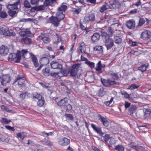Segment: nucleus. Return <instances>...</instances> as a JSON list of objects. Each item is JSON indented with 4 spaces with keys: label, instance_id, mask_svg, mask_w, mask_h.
Listing matches in <instances>:
<instances>
[{
    "label": "nucleus",
    "instance_id": "f257e3e1",
    "mask_svg": "<svg viewBox=\"0 0 151 151\" xmlns=\"http://www.w3.org/2000/svg\"><path fill=\"white\" fill-rule=\"evenodd\" d=\"M69 71L71 77H74L76 75L80 76L82 71V68L80 64H76L72 65Z\"/></svg>",
    "mask_w": 151,
    "mask_h": 151
},
{
    "label": "nucleus",
    "instance_id": "f03ea898",
    "mask_svg": "<svg viewBox=\"0 0 151 151\" xmlns=\"http://www.w3.org/2000/svg\"><path fill=\"white\" fill-rule=\"evenodd\" d=\"M0 33L3 35L8 36H14L15 33L12 30L9 29L5 26L0 27Z\"/></svg>",
    "mask_w": 151,
    "mask_h": 151
},
{
    "label": "nucleus",
    "instance_id": "7ed1b4c3",
    "mask_svg": "<svg viewBox=\"0 0 151 151\" xmlns=\"http://www.w3.org/2000/svg\"><path fill=\"white\" fill-rule=\"evenodd\" d=\"M28 52V51L27 49H22L21 51L17 50V53L16 54H15L16 56L15 57H13V59H14V58H16V60L17 59V61H13L15 63H17L19 62L22 56L24 58H25V55H27Z\"/></svg>",
    "mask_w": 151,
    "mask_h": 151
},
{
    "label": "nucleus",
    "instance_id": "20e7f679",
    "mask_svg": "<svg viewBox=\"0 0 151 151\" xmlns=\"http://www.w3.org/2000/svg\"><path fill=\"white\" fill-rule=\"evenodd\" d=\"M11 80V77L9 74H2L0 76V82L1 84L3 86L10 82Z\"/></svg>",
    "mask_w": 151,
    "mask_h": 151
},
{
    "label": "nucleus",
    "instance_id": "39448f33",
    "mask_svg": "<svg viewBox=\"0 0 151 151\" xmlns=\"http://www.w3.org/2000/svg\"><path fill=\"white\" fill-rule=\"evenodd\" d=\"M95 19V15L93 13L89 14L86 16L83 20V22L85 24H87L93 22Z\"/></svg>",
    "mask_w": 151,
    "mask_h": 151
},
{
    "label": "nucleus",
    "instance_id": "423d86ee",
    "mask_svg": "<svg viewBox=\"0 0 151 151\" xmlns=\"http://www.w3.org/2000/svg\"><path fill=\"white\" fill-rule=\"evenodd\" d=\"M101 82L104 86L106 87H110L111 85H115L117 83L114 81H111L110 79L105 80L101 78Z\"/></svg>",
    "mask_w": 151,
    "mask_h": 151
},
{
    "label": "nucleus",
    "instance_id": "0eeeda50",
    "mask_svg": "<svg viewBox=\"0 0 151 151\" xmlns=\"http://www.w3.org/2000/svg\"><path fill=\"white\" fill-rule=\"evenodd\" d=\"M151 37V32L149 30H145L142 32L141 35V38L143 40H147Z\"/></svg>",
    "mask_w": 151,
    "mask_h": 151
},
{
    "label": "nucleus",
    "instance_id": "6e6552de",
    "mask_svg": "<svg viewBox=\"0 0 151 151\" xmlns=\"http://www.w3.org/2000/svg\"><path fill=\"white\" fill-rule=\"evenodd\" d=\"M133 149L137 151H146L145 147L141 146V144L138 141H137L133 145Z\"/></svg>",
    "mask_w": 151,
    "mask_h": 151
},
{
    "label": "nucleus",
    "instance_id": "1a4fd4ad",
    "mask_svg": "<svg viewBox=\"0 0 151 151\" xmlns=\"http://www.w3.org/2000/svg\"><path fill=\"white\" fill-rule=\"evenodd\" d=\"M19 34L24 37H31L32 34L29 29H22L19 32Z\"/></svg>",
    "mask_w": 151,
    "mask_h": 151
},
{
    "label": "nucleus",
    "instance_id": "9d476101",
    "mask_svg": "<svg viewBox=\"0 0 151 151\" xmlns=\"http://www.w3.org/2000/svg\"><path fill=\"white\" fill-rule=\"evenodd\" d=\"M50 65L52 68L60 70L62 68V65L59 62L53 61L50 63Z\"/></svg>",
    "mask_w": 151,
    "mask_h": 151
},
{
    "label": "nucleus",
    "instance_id": "9b49d317",
    "mask_svg": "<svg viewBox=\"0 0 151 151\" xmlns=\"http://www.w3.org/2000/svg\"><path fill=\"white\" fill-rule=\"evenodd\" d=\"M105 43V45L107 50L110 49L114 45L113 40L110 38H106L104 40Z\"/></svg>",
    "mask_w": 151,
    "mask_h": 151
},
{
    "label": "nucleus",
    "instance_id": "f8f14e48",
    "mask_svg": "<svg viewBox=\"0 0 151 151\" xmlns=\"http://www.w3.org/2000/svg\"><path fill=\"white\" fill-rule=\"evenodd\" d=\"M20 4V1L18 0L13 4H9L6 5V8L9 10H17L18 6Z\"/></svg>",
    "mask_w": 151,
    "mask_h": 151
},
{
    "label": "nucleus",
    "instance_id": "ddd939ff",
    "mask_svg": "<svg viewBox=\"0 0 151 151\" xmlns=\"http://www.w3.org/2000/svg\"><path fill=\"white\" fill-rule=\"evenodd\" d=\"M50 21L54 25V27H58L60 24V21L57 18L53 16H52L49 18Z\"/></svg>",
    "mask_w": 151,
    "mask_h": 151
},
{
    "label": "nucleus",
    "instance_id": "4468645a",
    "mask_svg": "<svg viewBox=\"0 0 151 151\" xmlns=\"http://www.w3.org/2000/svg\"><path fill=\"white\" fill-rule=\"evenodd\" d=\"M58 142L60 145L64 146H67L70 144V140L64 137L59 139Z\"/></svg>",
    "mask_w": 151,
    "mask_h": 151
},
{
    "label": "nucleus",
    "instance_id": "2eb2a0df",
    "mask_svg": "<svg viewBox=\"0 0 151 151\" xmlns=\"http://www.w3.org/2000/svg\"><path fill=\"white\" fill-rule=\"evenodd\" d=\"M105 67V65L101 64V61L100 60L97 64L95 69L99 73H101L103 72L102 68H104Z\"/></svg>",
    "mask_w": 151,
    "mask_h": 151
},
{
    "label": "nucleus",
    "instance_id": "dca6fc26",
    "mask_svg": "<svg viewBox=\"0 0 151 151\" xmlns=\"http://www.w3.org/2000/svg\"><path fill=\"white\" fill-rule=\"evenodd\" d=\"M99 120L101 121L103 125L105 127H108L109 124L107 120L101 114L98 115Z\"/></svg>",
    "mask_w": 151,
    "mask_h": 151
},
{
    "label": "nucleus",
    "instance_id": "f3484780",
    "mask_svg": "<svg viewBox=\"0 0 151 151\" xmlns=\"http://www.w3.org/2000/svg\"><path fill=\"white\" fill-rule=\"evenodd\" d=\"M101 35L99 33L96 32L91 37V40L93 42H96L100 39Z\"/></svg>",
    "mask_w": 151,
    "mask_h": 151
},
{
    "label": "nucleus",
    "instance_id": "a211bd4d",
    "mask_svg": "<svg viewBox=\"0 0 151 151\" xmlns=\"http://www.w3.org/2000/svg\"><path fill=\"white\" fill-rule=\"evenodd\" d=\"M91 125L94 130L99 135L102 136L104 134V133L102 132L101 128L99 127H96V125L93 124H91Z\"/></svg>",
    "mask_w": 151,
    "mask_h": 151
},
{
    "label": "nucleus",
    "instance_id": "6ab92c4d",
    "mask_svg": "<svg viewBox=\"0 0 151 151\" xmlns=\"http://www.w3.org/2000/svg\"><path fill=\"white\" fill-rule=\"evenodd\" d=\"M19 79L18 82V84L20 87H23L25 86V82H26L25 78L19 75Z\"/></svg>",
    "mask_w": 151,
    "mask_h": 151
},
{
    "label": "nucleus",
    "instance_id": "aec40b11",
    "mask_svg": "<svg viewBox=\"0 0 151 151\" xmlns=\"http://www.w3.org/2000/svg\"><path fill=\"white\" fill-rule=\"evenodd\" d=\"M40 38L45 43H47L49 42L50 38L48 35L46 34L41 35L40 36Z\"/></svg>",
    "mask_w": 151,
    "mask_h": 151
},
{
    "label": "nucleus",
    "instance_id": "412c9836",
    "mask_svg": "<svg viewBox=\"0 0 151 151\" xmlns=\"http://www.w3.org/2000/svg\"><path fill=\"white\" fill-rule=\"evenodd\" d=\"M9 52V49L5 46L2 45L0 47V54L2 55H5L7 54Z\"/></svg>",
    "mask_w": 151,
    "mask_h": 151
},
{
    "label": "nucleus",
    "instance_id": "4be33fe9",
    "mask_svg": "<svg viewBox=\"0 0 151 151\" xmlns=\"http://www.w3.org/2000/svg\"><path fill=\"white\" fill-rule=\"evenodd\" d=\"M29 54L35 66V67H38L39 66V63L37 58L32 53L30 52Z\"/></svg>",
    "mask_w": 151,
    "mask_h": 151
},
{
    "label": "nucleus",
    "instance_id": "5701e85b",
    "mask_svg": "<svg viewBox=\"0 0 151 151\" xmlns=\"http://www.w3.org/2000/svg\"><path fill=\"white\" fill-rule=\"evenodd\" d=\"M28 37H24L21 39V42L27 45H30L32 42V40Z\"/></svg>",
    "mask_w": 151,
    "mask_h": 151
},
{
    "label": "nucleus",
    "instance_id": "b1692460",
    "mask_svg": "<svg viewBox=\"0 0 151 151\" xmlns=\"http://www.w3.org/2000/svg\"><path fill=\"white\" fill-rule=\"evenodd\" d=\"M78 49L82 53H86V47L83 42H82L80 43Z\"/></svg>",
    "mask_w": 151,
    "mask_h": 151
},
{
    "label": "nucleus",
    "instance_id": "393cba45",
    "mask_svg": "<svg viewBox=\"0 0 151 151\" xmlns=\"http://www.w3.org/2000/svg\"><path fill=\"white\" fill-rule=\"evenodd\" d=\"M115 25H116L117 26H118V25L116 24H112L111 25L110 27H108L106 31L108 34V35H109L110 37L112 36L114 30L113 27Z\"/></svg>",
    "mask_w": 151,
    "mask_h": 151
},
{
    "label": "nucleus",
    "instance_id": "a878e982",
    "mask_svg": "<svg viewBox=\"0 0 151 151\" xmlns=\"http://www.w3.org/2000/svg\"><path fill=\"white\" fill-rule=\"evenodd\" d=\"M41 142H42L43 144L45 145L48 146H51L53 144L52 142L45 138L42 140Z\"/></svg>",
    "mask_w": 151,
    "mask_h": 151
},
{
    "label": "nucleus",
    "instance_id": "bb28decb",
    "mask_svg": "<svg viewBox=\"0 0 151 151\" xmlns=\"http://www.w3.org/2000/svg\"><path fill=\"white\" fill-rule=\"evenodd\" d=\"M55 16L60 21L64 19L65 16L63 12H59L56 13Z\"/></svg>",
    "mask_w": 151,
    "mask_h": 151
},
{
    "label": "nucleus",
    "instance_id": "cd10ccee",
    "mask_svg": "<svg viewBox=\"0 0 151 151\" xmlns=\"http://www.w3.org/2000/svg\"><path fill=\"white\" fill-rule=\"evenodd\" d=\"M67 100L68 98H65L58 101L57 103V104L59 106H64L67 103Z\"/></svg>",
    "mask_w": 151,
    "mask_h": 151
},
{
    "label": "nucleus",
    "instance_id": "c85d7f7f",
    "mask_svg": "<svg viewBox=\"0 0 151 151\" xmlns=\"http://www.w3.org/2000/svg\"><path fill=\"white\" fill-rule=\"evenodd\" d=\"M17 138L22 140L26 137L27 134L24 132H20L17 134Z\"/></svg>",
    "mask_w": 151,
    "mask_h": 151
},
{
    "label": "nucleus",
    "instance_id": "c756f323",
    "mask_svg": "<svg viewBox=\"0 0 151 151\" xmlns=\"http://www.w3.org/2000/svg\"><path fill=\"white\" fill-rule=\"evenodd\" d=\"M94 51L97 52L98 53L102 54L103 53V47L101 46H96L94 47Z\"/></svg>",
    "mask_w": 151,
    "mask_h": 151
},
{
    "label": "nucleus",
    "instance_id": "7c9ffc66",
    "mask_svg": "<svg viewBox=\"0 0 151 151\" xmlns=\"http://www.w3.org/2000/svg\"><path fill=\"white\" fill-rule=\"evenodd\" d=\"M148 67V64H143L141 65L138 67V69L141 71L142 72H143L145 71Z\"/></svg>",
    "mask_w": 151,
    "mask_h": 151
},
{
    "label": "nucleus",
    "instance_id": "2f4dec72",
    "mask_svg": "<svg viewBox=\"0 0 151 151\" xmlns=\"http://www.w3.org/2000/svg\"><path fill=\"white\" fill-rule=\"evenodd\" d=\"M83 57L85 59V63L90 67L91 69L94 68V63L91 62L88 60L87 58H85L84 57Z\"/></svg>",
    "mask_w": 151,
    "mask_h": 151
},
{
    "label": "nucleus",
    "instance_id": "473e14b6",
    "mask_svg": "<svg viewBox=\"0 0 151 151\" xmlns=\"http://www.w3.org/2000/svg\"><path fill=\"white\" fill-rule=\"evenodd\" d=\"M59 70H60V73L63 76H67L69 73V70H68L66 69H62Z\"/></svg>",
    "mask_w": 151,
    "mask_h": 151
},
{
    "label": "nucleus",
    "instance_id": "72a5a7b5",
    "mask_svg": "<svg viewBox=\"0 0 151 151\" xmlns=\"http://www.w3.org/2000/svg\"><path fill=\"white\" fill-rule=\"evenodd\" d=\"M101 36L102 37L104 40L106 38H108L110 37V36L108 35L107 32H106L104 30H101Z\"/></svg>",
    "mask_w": 151,
    "mask_h": 151
},
{
    "label": "nucleus",
    "instance_id": "f704fd0d",
    "mask_svg": "<svg viewBox=\"0 0 151 151\" xmlns=\"http://www.w3.org/2000/svg\"><path fill=\"white\" fill-rule=\"evenodd\" d=\"M109 8V5L107 4H105L103 5L100 8L99 11L100 12L102 13L104 12V11Z\"/></svg>",
    "mask_w": 151,
    "mask_h": 151
},
{
    "label": "nucleus",
    "instance_id": "c9c22d12",
    "mask_svg": "<svg viewBox=\"0 0 151 151\" xmlns=\"http://www.w3.org/2000/svg\"><path fill=\"white\" fill-rule=\"evenodd\" d=\"M44 103L45 100L44 99V97L43 96H41L40 99H39L37 104L38 106L40 107H41L43 105Z\"/></svg>",
    "mask_w": 151,
    "mask_h": 151
},
{
    "label": "nucleus",
    "instance_id": "e433bc0d",
    "mask_svg": "<svg viewBox=\"0 0 151 151\" xmlns=\"http://www.w3.org/2000/svg\"><path fill=\"white\" fill-rule=\"evenodd\" d=\"M115 143V139L114 138L111 137L106 143L108 145L109 147H112V145Z\"/></svg>",
    "mask_w": 151,
    "mask_h": 151
},
{
    "label": "nucleus",
    "instance_id": "4c0bfd02",
    "mask_svg": "<svg viewBox=\"0 0 151 151\" xmlns=\"http://www.w3.org/2000/svg\"><path fill=\"white\" fill-rule=\"evenodd\" d=\"M114 42L117 44H120L122 41V37L119 36H115L114 38Z\"/></svg>",
    "mask_w": 151,
    "mask_h": 151
},
{
    "label": "nucleus",
    "instance_id": "58836bf2",
    "mask_svg": "<svg viewBox=\"0 0 151 151\" xmlns=\"http://www.w3.org/2000/svg\"><path fill=\"white\" fill-rule=\"evenodd\" d=\"M143 111L144 115L147 117H150L151 116V110L148 109H144Z\"/></svg>",
    "mask_w": 151,
    "mask_h": 151
},
{
    "label": "nucleus",
    "instance_id": "ea45409f",
    "mask_svg": "<svg viewBox=\"0 0 151 151\" xmlns=\"http://www.w3.org/2000/svg\"><path fill=\"white\" fill-rule=\"evenodd\" d=\"M42 72L44 75L46 76H50V70L48 68H46L42 70Z\"/></svg>",
    "mask_w": 151,
    "mask_h": 151
},
{
    "label": "nucleus",
    "instance_id": "a19ab883",
    "mask_svg": "<svg viewBox=\"0 0 151 151\" xmlns=\"http://www.w3.org/2000/svg\"><path fill=\"white\" fill-rule=\"evenodd\" d=\"M64 108L67 111H71L72 109V106L67 102L65 105L64 106Z\"/></svg>",
    "mask_w": 151,
    "mask_h": 151
},
{
    "label": "nucleus",
    "instance_id": "79ce46f5",
    "mask_svg": "<svg viewBox=\"0 0 151 151\" xmlns=\"http://www.w3.org/2000/svg\"><path fill=\"white\" fill-rule=\"evenodd\" d=\"M114 149L116 151H124V148L122 145L115 146Z\"/></svg>",
    "mask_w": 151,
    "mask_h": 151
},
{
    "label": "nucleus",
    "instance_id": "37998d69",
    "mask_svg": "<svg viewBox=\"0 0 151 151\" xmlns=\"http://www.w3.org/2000/svg\"><path fill=\"white\" fill-rule=\"evenodd\" d=\"M16 56L15 53L10 54L8 57V59L9 61L12 62V61H17V59L16 60V58H14L13 59V57H15Z\"/></svg>",
    "mask_w": 151,
    "mask_h": 151
},
{
    "label": "nucleus",
    "instance_id": "c03bdc74",
    "mask_svg": "<svg viewBox=\"0 0 151 151\" xmlns=\"http://www.w3.org/2000/svg\"><path fill=\"white\" fill-rule=\"evenodd\" d=\"M8 13L9 15L11 17H15L17 16V13L15 10H9Z\"/></svg>",
    "mask_w": 151,
    "mask_h": 151
},
{
    "label": "nucleus",
    "instance_id": "a18cd8bd",
    "mask_svg": "<svg viewBox=\"0 0 151 151\" xmlns=\"http://www.w3.org/2000/svg\"><path fill=\"white\" fill-rule=\"evenodd\" d=\"M32 97L33 99H39L41 97V95L39 93H38L36 92H34L32 93Z\"/></svg>",
    "mask_w": 151,
    "mask_h": 151
},
{
    "label": "nucleus",
    "instance_id": "49530a36",
    "mask_svg": "<svg viewBox=\"0 0 151 151\" xmlns=\"http://www.w3.org/2000/svg\"><path fill=\"white\" fill-rule=\"evenodd\" d=\"M0 141L8 143L9 141V139L4 136L0 135Z\"/></svg>",
    "mask_w": 151,
    "mask_h": 151
},
{
    "label": "nucleus",
    "instance_id": "de8ad7c7",
    "mask_svg": "<svg viewBox=\"0 0 151 151\" xmlns=\"http://www.w3.org/2000/svg\"><path fill=\"white\" fill-rule=\"evenodd\" d=\"M105 93V91H104V89L103 88H101L98 91L97 94L100 97L103 96Z\"/></svg>",
    "mask_w": 151,
    "mask_h": 151
},
{
    "label": "nucleus",
    "instance_id": "09e8293b",
    "mask_svg": "<svg viewBox=\"0 0 151 151\" xmlns=\"http://www.w3.org/2000/svg\"><path fill=\"white\" fill-rule=\"evenodd\" d=\"M63 4H62L61 6L58 8V11L65 12L66 10L67 7V6L63 5Z\"/></svg>",
    "mask_w": 151,
    "mask_h": 151
},
{
    "label": "nucleus",
    "instance_id": "8fccbe9b",
    "mask_svg": "<svg viewBox=\"0 0 151 151\" xmlns=\"http://www.w3.org/2000/svg\"><path fill=\"white\" fill-rule=\"evenodd\" d=\"M127 27L129 29H132V19L127 21L126 22Z\"/></svg>",
    "mask_w": 151,
    "mask_h": 151
},
{
    "label": "nucleus",
    "instance_id": "3c124183",
    "mask_svg": "<svg viewBox=\"0 0 151 151\" xmlns=\"http://www.w3.org/2000/svg\"><path fill=\"white\" fill-rule=\"evenodd\" d=\"M64 116L66 118L72 121L73 120V117L72 114H68L65 113Z\"/></svg>",
    "mask_w": 151,
    "mask_h": 151
},
{
    "label": "nucleus",
    "instance_id": "603ef678",
    "mask_svg": "<svg viewBox=\"0 0 151 151\" xmlns=\"http://www.w3.org/2000/svg\"><path fill=\"white\" fill-rule=\"evenodd\" d=\"M104 139L105 141V142L106 143L111 138L110 136V135L109 134H106L104 136H103Z\"/></svg>",
    "mask_w": 151,
    "mask_h": 151
},
{
    "label": "nucleus",
    "instance_id": "864d4df0",
    "mask_svg": "<svg viewBox=\"0 0 151 151\" xmlns=\"http://www.w3.org/2000/svg\"><path fill=\"white\" fill-rule=\"evenodd\" d=\"M11 122L10 120H8L6 118H2L1 119V122L3 123H4L7 124Z\"/></svg>",
    "mask_w": 151,
    "mask_h": 151
},
{
    "label": "nucleus",
    "instance_id": "5fc2aeb1",
    "mask_svg": "<svg viewBox=\"0 0 151 151\" xmlns=\"http://www.w3.org/2000/svg\"><path fill=\"white\" fill-rule=\"evenodd\" d=\"M36 7L37 8V11L44 10L45 8L43 5H41Z\"/></svg>",
    "mask_w": 151,
    "mask_h": 151
},
{
    "label": "nucleus",
    "instance_id": "6e6d98bb",
    "mask_svg": "<svg viewBox=\"0 0 151 151\" xmlns=\"http://www.w3.org/2000/svg\"><path fill=\"white\" fill-rule=\"evenodd\" d=\"M7 14L6 12L1 11L0 12V17L1 18H5L7 17Z\"/></svg>",
    "mask_w": 151,
    "mask_h": 151
},
{
    "label": "nucleus",
    "instance_id": "4d7b16f0",
    "mask_svg": "<svg viewBox=\"0 0 151 151\" xmlns=\"http://www.w3.org/2000/svg\"><path fill=\"white\" fill-rule=\"evenodd\" d=\"M52 4L50 0H45L43 4V5L45 7L49 5L51 6Z\"/></svg>",
    "mask_w": 151,
    "mask_h": 151
},
{
    "label": "nucleus",
    "instance_id": "13d9d810",
    "mask_svg": "<svg viewBox=\"0 0 151 151\" xmlns=\"http://www.w3.org/2000/svg\"><path fill=\"white\" fill-rule=\"evenodd\" d=\"M27 93V92L25 91L22 92L20 95L19 97L21 100H23L25 98Z\"/></svg>",
    "mask_w": 151,
    "mask_h": 151
},
{
    "label": "nucleus",
    "instance_id": "bf43d9fd",
    "mask_svg": "<svg viewBox=\"0 0 151 151\" xmlns=\"http://www.w3.org/2000/svg\"><path fill=\"white\" fill-rule=\"evenodd\" d=\"M112 77L114 80H118L119 78L117 73H111Z\"/></svg>",
    "mask_w": 151,
    "mask_h": 151
},
{
    "label": "nucleus",
    "instance_id": "052dcab7",
    "mask_svg": "<svg viewBox=\"0 0 151 151\" xmlns=\"http://www.w3.org/2000/svg\"><path fill=\"white\" fill-rule=\"evenodd\" d=\"M122 94L126 98H128L129 97V95L126 91H121Z\"/></svg>",
    "mask_w": 151,
    "mask_h": 151
},
{
    "label": "nucleus",
    "instance_id": "680f3d73",
    "mask_svg": "<svg viewBox=\"0 0 151 151\" xmlns=\"http://www.w3.org/2000/svg\"><path fill=\"white\" fill-rule=\"evenodd\" d=\"M24 4L25 7L30 8L31 7V6L29 3L27 1H24Z\"/></svg>",
    "mask_w": 151,
    "mask_h": 151
},
{
    "label": "nucleus",
    "instance_id": "e2e57ef3",
    "mask_svg": "<svg viewBox=\"0 0 151 151\" xmlns=\"http://www.w3.org/2000/svg\"><path fill=\"white\" fill-rule=\"evenodd\" d=\"M142 2L140 0H137L134 4H133V6H136L137 7L141 5Z\"/></svg>",
    "mask_w": 151,
    "mask_h": 151
},
{
    "label": "nucleus",
    "instance_id": "0e129e2a",
    "mask_svg": "<svg viewBox=\"0 0 151 151\" xmlns=\"http://www.w3.org/2000/svg\"><path fill=\"white\" fill-rule=\"evenodd\" d=\"M145 22V20L143 18H140L139 20L138 26H141Z\"/></svg>",
    "mask_w": 151,
    "mask_h": 151
},
{
    "label": "nucleus",
    "instance_id": "69168bd1",
    "mask_svg": "<svg viewBox=\"0 0 151 151\" xmlns=\"http://www.w3.org/2000/svg\"><path fill=\"white\" fill-rule=\"evenodd\" d=\"M5 127L7 129H8L10 131H14L15 130V129L13 127H11L10 126H5Z\"/></svg>",
    "mask_w": 151,
    "mask_h": 151
},
{
    "label": "nucleus",
    "instance_id": "338daca9",
    "mask_svg": "<svg viewBox=\"0 0 151 151\" xmlns=\"http://www.w3.org/2000/svg\"><path fill=\"white\" fill-rule=\"evenodd\" d=\"M39 0H31L30 3L32 4L36 5L38 4Z\"/></svg>",
    "mask_w": 151,
    "mask_h": 151
},
{
    "label": "nucleus",
    "instance_id": "774afa93",
    "mask_svg": "<svg viewBox=\"0 0 151 151\" xmlns=\"http://www.w3.org/2000/svg\"><path fill=\"white\" fill-rule=\"evenodd\" d=\"M109 8L110 9H115L116 8V6L115 4L114 3V1L113 3H112L109 5Z\"/></svg>",
    "mask_w": 151,
    "mask_h": 151
}]
</instances>
